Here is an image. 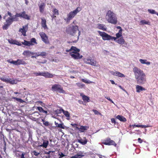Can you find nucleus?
Returning <instances> with one entry per match:
<instances>
[{
    "instance_id": "obj_48",
    "label": "nucleus",
    "mask_w": 158,
    "mask_h": 158,
    "mask_svg": "<svg viewBox=\"0 0 158 158\" xmlns=\"http://www.w3.org/2000/svg\"><path fill=\"white\" fill-rule=\"evenodd\" d=\"M58 127L60 128L63 129H64L65 128V127L63 123L59 124V125L58 126Z\"/></svg>"
},
{
    "instance_id": "obj_21",
    "label": "nucleus",
    "mask_w": 158,
    "mask_h": 158,
    "mask_svg": "<svg viewBox=\"0 0 158 158\" xmlns=\"http://www.w3.org/2000/svg\"><path fill=\"white\" fill-rule=\"evenodd\" d=\"M80 96L82 97V99L85 102H89L90 101L89 97L83 95L82 93H81Z\"/></svg>"
},
{
    "instance_id": "obj_4",
    "label": "nucleus",
    "mask_w": 158,
    "mask_h": 158,
    "mask_svg": "<svg viewBox=\"0 0 158 158\" xmlns=\"http://www.w3.org/2000/svg\"><path fill=\"white\" fill-rule=\"evenodd\" d=\"M9 42L13 44H16L18 45H21L22 44L26 46H30L31 45H34L35 44H37L36 42V40H31L30 41H26V40H24V42H22L21 43L18 41L17 40H8Z\"/></svg>"
},
{
    "instance_id": "obj_30",
    "label": "nucleus",
    "mask_w": 158,
    "mask_h": 158,
    "mask_svg": "<svg viewBox=\"0 0 158 158\" xmlns=\"http://www.w3.org/2000/svg\"><path fill=\"white\" fill-rule=\"evenodd\" d=\"M117 43L121 44L123 46L126 47L127 45V43L124 40H114Z\"/></svg>"
},
{
    "instance_id": "obj_52",
    "label": "nucleus",
    "mask_w": 158,
    "mask_h": 158,
    "mask_svg": "<svg viewBox=\"0 0 158 158\" xmlns=\"http://www.w3.org/2000/svg\"><path fill=\"white\" fill-rule=\"evenodd\" d=\"M111 122L112 123H114V124H116V122L114 118H112L111 119Z\"/></svg>"
},
{
    "instance_id": "obj_37",
    "label": "nucleus",
    "mask_w": 158,
    "mask_h": 158,
    "mask_svg": "<svg viewBox=\"0 0 158 158\" xmlns=\"http://www.w3.org/2000/svg\"><path fill=\"white\" fill-rule=\"evenodd\" d=\"M17 62H18V65L20 64H26V62L23 60L18 59Z\"/></svg>"
},
{
    "instance_id": "obj_24",
    "label": "nucleus",
    "mask_w": 158,
    "mask_h": 158,
    "mask_svg": "<svg viewBox=\"0 0 158 158\" xmlns=\"http://www.w3.org/2000/svg\"><path fill=\"white\" fill-rule=\"evenodd\" d=\"M45 6V4L44 3H41L39 6L40 11L41 13H42L43 12Z\"/></svg>"
},
{
    "instance_id": "obj_36",
    "label": "nucleus",
    "mask_w": 158,
    "mask_h": 158,
    "mask_svg": "<svg viewBox=\"0 0 158 158\" xmlns=\"http://www.w3.org/2000/svg\"><path fill=\"white\" fill-rule=\"evenodd\" d=\"M80 51L79 49L77 48L76 47L72 46L69 50H66V52H68L71 51Z\"/></svg>"
},
{
    "instance_id": "obj_14",
    "label": "nucleus",
    "mask_w": 158,
    "mask_h": 158,
    "mask_svg": "<svg viewBox=\"0 0 158 158\" xmlns=\"http://www.w3.org/2000/svg\"><path fill=\"white\" fill-rule=\"evenodd\" d=\"M0 79L6 83H8L11 84H16L17 83V81L16 80H12L11 79H8L3 77L1 78Z\"/></svg>"
},
{
    "instance_id": "obj_55",
    "label": "nucleus",
    "mask_w": 158,
    "mask_h": 158,
    "mask_svg": "<svg viewBox=\"0 0 158 158\" xmlns=\"http://www.w3.org/2000/svg\"><path fill=\"white\" fill-rule=\"evenodd\" d=\"M138 140V142L140 143H141L143 142V140L141 139L140 138H139Z\"/></svg>"
},
{
    "instance_id": "obj_43",
    "label": "nucleus",
    "mask_w": 158,
    "mask_h": 158,
    "mask_svg": "<svg viewBox=\"0 0 158 158\" xmlns=\"http://www.w3.org/2000/svg\"><path fill=\"white\" fill-rule=\"evenodd\" d=\"M40 52L33 53V55L31 56V58H36V57L39 56Z\"/></svg>"
},
{
    "instance_id": "obj_62",
    "label": "nucleus",
    "mask_w": 158,
    "mask_h": 158,
    "mask_svg": "<svg viewBox=\"0 0 158 158\" xmlns=\"http://www.w3.org/2000/svg\"><path fill=\"white\" fill-rule=\"evenodd\" d=\"M55 125H56V127H58V125H59V124H58V123H56V122H55Z\"/></svg>"
},
{
    "instance_id": "obj_2",
    "label": "nucleus",
    "mask_w": 158,
    "mask_h": 158,
    "mask_svg": "<svg viewBox=\"0 0 158 158\" xmlns=\"http://www.w3.org/2000/svg\"><path fill=\"white\" fill-rule=\"evenodd\" d=\"M106 19L109 23L114 25L116 24L118 22L116 15L111 10H108L106 13Z\"/></svg>"
},
{
    "instance_id": "obj_29",
    "label": "nucleus",
    "mask_w": 158,
    "mask_h": 158,
    "mask_svg": "<svg viewBox=\"0 0 158 158\" xmlns=\"http://www.w3.org/2000/svg\"><path fill=\"white\" fill-rule=\"evenodd\" d=\"M84 138L85 139H78L77 142L83 145H85L87 143L88 141L86 139V138L84 137Z\"/></svg>"
},
{
    "instance_id": "obj_40",
    "label": "nucleus",
    "mask_w": 158,
    "mask_h": 158,
    "mask_svg": "<svg viewBox=\"0 0 158 158\" xmlns=\"http://www.w3.org/2000/svg\"><path fill=\"white\" fill-rule=\"evenodd\" d=\"M148 11L151 14H155L156 15L158 13L156 12L153 9H148Z\"/></svg>"
},
{
    "instance_id": "obj_1",
    "label": "nucleus",
    "mask_w": 158,
    "mask_h": 158,
    "mask_svg": "<svg viewBox=\"0 0 158 158\" xmlns=\"http://www.w3.org/2000/svg\"><path fill=\"white\" fill-rule=\"evenodd\" d=\"M137 83L139 85L144 84L146 82V77L143 71L137 67H135L133 69Z\"/></svg>"
},
{
    "instance_id": "obj_64",
    "label": "nucleus",
    "mask_w": 158,
    "mask_h": 158,
    "mask_svg": "<svg viewBox=\"0 0 158 158\" xmlns=\"http://www.w3.org/2000/svg\"><path fill=\"white\" fill-rule=\"evenodd\" d=\"M76 22V21L75 20H74L73 21L72 23V24H75Z\"/></svg>"
},
{
    "instance_id": "obj_58",
    "label": "nucleus",
    "mask_w": 158,
    "mask_h": 158,
    "mask_svg": "<svg viewBox=\"0 0 158 158\" xmlns=\"http://www.w3.org/2000/svg\"><path fill=\"white\" fill-rule=\"evenodd\" d=\"M24 155H25V154L23 153L21 156V158H24Z\"/></svg>"
},
{
    "instance_id": "obj_61",
    "label": "nucleus",
    "mask_w": 158,
    "mask_h": 158,
    "mask_svg": "<svg viewBox=\"0 0 158 158\" xmlns=\"http://www.w3.org/2000/svg\"><path fill=\"white\" fill-rule=\"evenodd\" d=\"M44 42H45V43H49V41L48 40H43Z\"/></svg>"
},
{
    "instance_id": "obj_20",
    "label": "nucleus",
    "mask_w": 158,
    "mask_h": 158,
    "mask_svg": "<svg viewBox=\"0 0 158 158\" xmlns=\"http://www.w3.org/2000/svg\"><path fill=\"white\" fill-rule=\"evenodd\" d=\"M129 127H133L134 128L135 127H142V128H147L150 127L151 126L148 125H130Z\"/></svg>"
},
{
    "instance_id": "obj_51",
    "label": "nucleus",
    "mask_w": 158,
    "mask_h": 158,
    "mask_svg": "<svg viewBox=\"0 0 158 158\" xmlns=\"http://www.w3.org/2000/svg\"><path fill=\"white\" fill-rule=\"evenodd\" d=\"M105 98L107 99V100L110 101L111 103L114 104V102L109 97L105 96Z\"/></svg>"
},
{
    "instance_id": "obj_7",
    "label": "nucleus",
    "mask_w": 158,
    "mask_h": 158,
    "mask_svg": "<svg viewBox=\"0 0 158 158\" xmlns=\"http://www.w3.org/2000/svg\"><path fill=\"white\" fill-rule=\"evenodd\" d=\"M52 90L53 92H58L60 93H65V91L63 90L61 85L59 84H54L52 87Z\"/></svg>"
},
{
    "instance_id": "obj_23",
    "label": "nucleus",
    "mask_w": 158,
    "mask_h": 158,
    "mask_svg": "<svg viewBox=\"0 0 158 158\" xmlns=\"http://www.w3.org/2000/svg\"><path fill=\"white\" fill-rule=\"evenodd\" d=\"M122 29H120L119 31L117 33H116V37H113L112 38V39H115V40H116L117 39H118L121 36H122Z\"/></svg>"
},
{
    "instance_id": "obj_39",
    "label": "nucleus",
    "mask_w": 158,
    "mask_h": 158,
    "mask_svg": "<svg viewBox=\"0 0 158 158\" xmlns=\"http://www.w3.org/2000/svg\"><path fill=\"white\" fill-rule=\"evenodd\" d=\"M81 81H82L87 84H90L92 83V82L90 81L89 80L85 79L84 78L81 79Z\"/></svg>"
},
{
    "instance_id": "obj_13",
    "label": "nucleus",
    "mask_w": 158,
    "mask_h": 158,
    "mask_svg": "<svg viewBox=\"0 0 158 158\" xmlns=\"http://www.w3.org/2000/svg\"><path fill=\"white\" fill-rule=\"evenodd\" d=\"M6 23L2 26L3 30H7L13 23L11 18L8 17L6 21Z\"/></svg>"
},
{
    "instance_id": "obj_42",
    "label": "nucleus",
    "mask_w": 158,
    "mask_h": 158,
    "mask_svg": "<svg viewBox=\"0 0 158 158\" xmlns=\"http://www.w3.org/2000/svg\"><path fill=\"white\" fill-rule=\"evenodd\" d=\"M8 62L11 64H12L15 65H18V62H17V60L16 61L8 60Z\"/></svg>"
},
{
    "instance_id": "obj_16",
    "label": "nucleus",
    "mask_w": 158,
    "mask_h": 158,
    "mask_svg": "<svg viewBox=\"0 0 158 158\" xmlns=\"http://www.w3.org/2000/svg\"><path fill=\"white\" fill-rule=\"evenodd\" d=\"M84 154L85 153L83 152L80 151L76 155L71 156V158H81L85 156Z\"/></svg>"
},
{
    "instance_id": "obj_35",
    "label": "nucleus",
    "mask_w": 158,
    "mask_h": 158,
    "mask_svg": "<svg viewBox=\"0 0 158 158\" xmlns=\"http://www.w3.org/2000/svg\"><path fill=\"white\" fill-rule=\"evenodd\" d=\"M53 15L51 17L52 18H54L56 17L55 15H59L58 10L56 8H55L52 11Z\"/></svg>"
},
{
    "instance_id": "obj_45",
    "label": "nucleus",
    "mask_w": 158,
    "mask_h": 158,
    "mask_svg": "<svg viewBox=\"0 0 158 158\" xmlns=\"http://www.w3.org/2000/svg\"><path fill=\"white\" fill-rule=\"evenodd\" d=\"M92 111H93V112L94 113V114H97V115H101V113H100V112H99L98 110H94V109H93Z\"/></svg>"
},
{
    "instance_id": "obj_41",
    "label": "nucleus",
    "mask_w": 158,
    "mask_h": 158,
    "mask_svg": "<svg viewBox=\"0 0 158 158\" xmlns=\"http://www.w3.org/2000/svg\"><path fill=\"white\" fill-rule=\"evenodd\" d=\"M12 98L15 100H16L19 102L20 103H23V102H24V101L21 99L18 98L16 97H13Z\"/></svg>"
},
{
    "instance_id": "obj_17",
    "label": "nucleus",
    "mask_w": 158,
    "mask_h": 158,
    "mask_svg": "<svg viewBox=\"0 0 158 158\" xmlns=\"http://www.w3.org/2000/svg\"><path fill=\"white\" fill-rule=\"evenodd\" d=\"M111 74L114 76H115L121 77H125V75L118 71H112L111 72Z\"/></svg>"
},
{
    "instance_id": "obj_11",
    "label": "nucleus",
    "mask_w": 158,
    "mask_h": 158,
    "mask_svg": "<svg viewBox=\"0 0 158 158\" xmlns=\"http://www.w3.org/2000/svg\"><path fill=\"white\" fill-rule=\"evenodd\" d=\"M102 143L104 144L108 145H114V146H116L117 144L115 143V142L111 139L109 138H107L106 139L104 140Z\"/></svg>"
},
{
    "instance_id": "obj_49",
    "label": "nucleus",
    "mask_w": 158,
    "mask_h": 158,
    "mask_svg": "<svg viewBox=\"0 0 158 158\" xmlns=\"http://www.w3.org/2000/svg\"><path fill=\"white\" fill-rule=\"evenodd\" d=\"M15 17L11 18L12 22H13L14 21H17L19 20V19L17 18L18 17H15Z\"/></svg>"
},
{
    "instance_id": "obj_63",
    "label": "nucleus",
    "mask_w": 158,
    "mask_h": 158,
    "mask_svg": "<svg viewBox=\"0 0 158 158\" xmlns=\"http://www.w3.org/2000/svg\"><path fill=\"white\" fill-rule=\"evenodd\" d=\"M119 87L121 89H123V90L124 91H126V90L124 89L123 87H122V86H121L120 85H119Z\"/></svg>"
},
{
    "instance_id": "obj_53",
    "label": "nucleus",
    "mask_w": 158,
    "mask_h": 158,
    "mask_svg": "<svg viewBox=\"0 0 158 158\" xmlns=\"http://www.w3.org/2000/svg\"><path fill=\"white\" fill-rule=\"evenodd\" d=\"M38 102L39 103H40L42 106H45V104L44 103H43L42 101H39Z\"/></svg>"
},
{
    "instance_id": "obj_59",
    "label": "nucleus",
    "mask_w": 158,
    "mask_h": 158,
    "mask_svg": "<svg viewBox=\"0 0 158 158\" xmlns=\"http://www.w3.org/2000/svg\"><path fill=\"white\" fill-rule=\"evenodd\" d=\"M7 14H8V15L9 16H10V17H11V16H12V14H11V13L10 12L8 11V12H7Z\"/></svg>"
},
{
    "instance_id": "obj_26",
    "label": "nucleus",
    "mask_w": 158,
    "mask_h": 158,
    "mask_svg": "<svg viewBox=\"0 0 158 158\" xmlns=\"http://www.w3.org/2000/svg\"><path fill=\"white\" fill-rule=\"evenodd\" d=\"M33 52H31L30 51H24L23 54V55L26 56H30L31 55H33Z\"/></svg>"
},
{
    "instance_id": "obj_38",
    "label": "nucleus",
    "mask_w": 158,
    "mask_h": 158,
    "mask_svg": "<svg viewBox=\"0 0 158 158\" xmlns=\"http://www.w3.org/2000/svg\"><path fill=\"white\" fill-rule=\"evenodd\" d=\"M140 23L141 25L149 24L150 22L149 21H146L145 20H143L140 21Z\"/></svg>"
},
{
    "instance_id": "obj_19",
    "label": "nucleus",
    "mask_w": 158,
    "mask_h": 158,
    "mask_svg": "<svg viewBox=\"0 0 158 158\" xmlns=\"http://www.w3.org/2000/svg\"><path fill=\"white\" fill-rule=\"evenodd\" d=\"M76 129H78L81 132H84L85 131L87 130L88 129L89 127L88 126H81L79 128L77 127H76Z\"/></svg>"
},
{
    "instance_id": "obj_22",
    "label": "nucleus",
    "mask_w": 158,
    "mask_h": 158,
    "mask_svg": "<svg viewBox=\"0 0 158 158\" xmlns=\"http://www.w3.org/2000/svg\"><path fill=\"white\" fill-rule=\"evenodd\" d=\"M136 91L137 92L139 93L141 91L145 90L146 89L142 86L137 85L136 87Z\"/></svg>"
},
{
    "instance_id": "obj_31",
    "label": "nucleus",
    "mask_w": 158,
    "mask_h": 158,
    "mask_svg": "<svg viewBox=\"0 0 158 158\" xmlns=\"http://www.w3.org/2000/svg\"><path fill=\"white\" fill-rule=\"evenodd\" d=\"M61 110L65 117L68 118L67 119L69 120L70 119V114L69 112L67 111H65L63 109H62Z\"/></svg>"
},
{
    "instance_id": "obj_56",
    "label": "nucleus",
    "mask_w": 158,
    "mask_h": 158,
    "mask_svg": "<svg viewBox=\"0 0 158 158\" xmlns=\"http://www.w3.org/2000/svg\"><path fill=\"white\" fill-rule=\"evenodd\" d=\"M110 81L111 82V83L112 84H115L116 85L117 84H115L114 81L113 80H110Z\"/></svg>"
},
{
    "instance_id": "obj_33",
    "label": "nucleus",
    "mask_w": 158,
    "mask_h": 158,
    "mask_svg": "<svg viewBox=\"0 0 158 158\" xmlns=\"http://www.w3.org/2000/svg\"><path fill=\"white\" fill-rule=\"evenodd\" d=\"M139 61L142 64H146L148 65H150L151 64L150 62L147 61V60H146L140 59H139Z\"/></svg>"
},
{
    "instance_id": "obj_50",
    "label": "nucleus",
    "mask_w": 158,
    "mask_h": 158,
    "mask_svg": "<svg viewBox=\"0 0 158 158\" xmlns=\"http://www.w3.org/2000/svg\"><path fill=\"white\" fill-rule=\"evenodd\" d=\"M33 154L35 156H38L40 154L39 152H37L35 151H34L32 152Z\"/></svg>"
},
{
    "instance_id": "obj_60",
    "label": "nucleus",
    "mask_w": 158,
    "mask_h": 158,
    "mask_svg": "<svg viewBox=\"0 0 158 158\" xmlns=\"http://www.w3.org/2000/svg\"><path fill=\"white\" fill-rule=\"evenodd\" d=\"M78 102L80 104H83V102L81 100H79Z\"/></svg>"
},
{
    "instance_id": "obj_10",
    "label": "nucleus",
    "mask_w": 158,
    "mask_h": 158,
    "mask_svg": "<svg viewBox=\"0 0 158 158\" xmlns=\"http://www.w3.org/2000/svg\"><path fill=\"white\" fill-rule=\"evenodd\" d=\"M15 17L22 18L27 20H29L31 18L30 16H29L26 14V12L25 11H23L19 13H17L15 15Z\"/></svg>"
},
{
    "instance_id": "obj_54",
    "label": "nucleus",
    "mask_w": 158,
    "mask_h": 158,
    "mask_svg": "<svg viewBox=\"0 0 158 158\" xmlns=\"http://www.w3.org/2000/svg\"><path fill=\"white\" fill-rule=\"evenodd\" d=\"M59 158H61L64 156H65L64 154L62 153H61L60 154Z\"/></svg>"
},
{
    "instance_id": "obj_57",
    "label": "nucleus",
    "mask_w": 158,
    "mask_h": 158,
    "mask_svg": "<svg viewBox=\"0 0 158 158\" xmlns=\"http://www.w3.org/2000/svg\"><path fill=\"white\" fill-rule=\"evenodd\" d=\"M72 127H75L76 126H77V124H73V123H71V124Z\"/></svg>"
},
{
    "instance_id": "obj_32",
    "label": "nucleus",
    "mask_w": 158,
    "mask_h": 158,
    "mask_svg": "<svg viewBox=\"0 0 158 158\" xmlns=\"http://www.w3.org/2000/svg\"><path fill=\"white\" fill-rule=\"evenodd\" d=\"M40 35L42 40H48V37L46 34L44 32H41L40 33Z\"/></svg>"
},
{
    "instance_id": "obj_44",
    "label": "nucleus",
    "mask_w": 158,
    "mask_h": 158,
    "mask_svg": "<svg viewBox=\"0 0 158 158\" xmlns=\"http://www.w3.org/2000/svg\"><path fill=\"white\" fill-rule=\"evenodd\" d=\"M76 85L79 87L82 88L83 87H84L85 86V85L84 84H83L81 83H77L76 84Z\"/></svg>"
},
{
    "instance_id": "obj_15",
    "label": "nucleus",
    "mask_w": 158,
    "mask_h": 158,
    "mask_svg": "<svg viewBox=\"0 0 158 158\" xmlns=\"http://www.w3.org/2000/svg\"><path fill=\"white\" fill-rule=\"evenodd\" d=\"M28 29V26L27 25L23 26L22 28H20L19 31H21L22 34L24 36L26 35V32Z\"/></svg>"
},
{
    "instance_id": "obj_18",
    "label": "nucleus",
    "mask_w": 158,
    "mask_h": 158,
    "mask_svg": "<svg viewBox=\"0 0 158 158\" xmlns=\"http://www.w3.org/2000/svg\"><path fill=\"white\" fill-rule=\"evenodd\" d=\"M41 25L44 29H48L46 25V21L45 18H41Z\"/></svg>"
},
{
    "instance_id": "obj_5",
    "label": "nucleus",
    "mask_w": 158,
    "mask_h": 158,
    "mask_svg": "<svg viewBox=\"0 0 158 158\" xmlns=\"http://www.w3.org/2000/svg\"><path fill=\"white\" fill-rule=\"evenodd\" d=\"M81 10V7H77L75 10L70 12L67 15V18L65 19L68 22L72 19Z\"/></svg>"
},
{
    "instance_id": "obj_27",
    "label": "nucleus",
    "mask_w": 158,
    "mask_h": 158,
    "mask_svg": "<svg viewBox=\"0 0 158 158\" xmlns=\"http://www.w3.org/2000/svg\"><path fill=\"white\" fill-rule=\"evenodd\" d=\"M98 29L102 30L104 31H106V27L105 25L103 24H98Z\"/></svg>"
},
{
    "instance_id": "obj_6",
    "label": "nucleus",
    "mask_w": 158,
    "mask_h": 158,
    "mask_svg": "<svg viewBox=\"0 0 158 158\" xmlns=\"http://www.w3.org/2000/svg\"><path fill=\"white\" fill-rule=\"evenodd\" d=\"M33 74H34L36 76H43L46 78H52L55 75L54 74H51L48 72H44L41 73L40 72H34Z\"/></svg>"
},
{
    "instance_id": "obj_28",
    "label": "nucleus",
    "mask_w": 158,
    "mask_h": 158,
    "mask_svg": "<svg viewBox=\"0 0 158 158\" xmlns=\"http://www.w3.org/2000/svg\"><path fill=\"white\" fill-rule=\"evenodd\" d=\"M48 143L49 142L48 140H44L43 143L39 146L45 148H46L48 144Z\"/></svg>"
},
{
    "instance_id": "obj_46",
    "label": "nucleus",
    "mask_w": 158,
    "mask_h": 158,
    "mask_svg": "<svg viewBox=\"0 0 158 158\" xmlns=\"http://www.w3.org/2000/svg\"><path fill=\"white\" fill-rule=\"evenodd\" d=\"M42 121L43 122V124L46 126H48L49 125V122L48 121H45L44 120L42 119Z\"/></svg>"
},
{
    "instance_id": "obj_47",
    "label": "nucleus",
    "mask_w": 158,
    "mask_h": 158,
    "mask_svg": "<svg viewBox=\"0 0 158 158\" xmlns=\"http://www.w3.org/2000/svg\"><path fill=\"white\" fill-rule=\"evenodd\" d=\"M39 56H45L46 55V53L45 52H40V54H39Z\"/></svg>"
},
{
    "instance_id": "obj_12",
    "label": "nucleus",
    "mask_w": 158,
    "mask_h": 158,
    "mask_svg": "<svg viewBox=\"0 0 158 158\" xmlns=\"http://www.w3.org/2000/svg\"><path fill=\"white\" fill-rule=\"evenodd\" d=\"M98 32L99 35L101 36L103 40H115L112 39V36H111L104 32H101L100 31H98Z\"/></svg>"
},
{
    "instance_id": "obj_8",
    "label": "nucleus",
    "mask_w": 158,
    "mask_h": 158,
    "mask_svg": "<svg viewBox=\"0 0 158 158\" xmlns=\"http://www.w3.org/2000/svg\"><path fill=\"white\" fill-rule=\"evenodd\" d=\"M80 51H73L69 53L70 55L72 58L74 59H80L82 58L83 56L80 55L79 52Z\"/></svg>"
},
{
    "instance_id": "obj_3",
    "label": "nucleus",
    "mask_w": 158,
    "mask_h": 158,
    "mask_svg": "<svg viewBox=\"0 0 158 158\" xmlns=\"http://www.w3.org/2000/svg\"><path fill=\"white\" fill-rule=\"evenodd\" d=\"M77 31H78L79 36L80 35L81 31L79 30L78 26L73 25L72 24L67 27L66 29V31L67 33L72 35H74Z\"/></svg>"
},
{
    "instance_id": "obj_9",
    "label": "nucleus",
    "mask_w": 158,
    "mask_h": 158,
    "mask_svg": "<svg viewBox=\"0 0 158 158\" xmlns=\"http://www.w3.org/2000/svg\"><path fill=\"white\" fill-rule=\"evenodd\" d=\"M84 62L86 64H88L95 66H97V63L96 61L91 59L90 58H87L84 59Z\"/></svg>"
},
{
    "instance_id": "obj_34",
    "label": "nucleus",
    "mask_w": 158,
    "mask_h": 158,
    "mask_svg": "<svg viewBox=\"0 0 158 158\" xmlns=\"http://www.w3.org/2000/svg\"><path fill=\"white\" fill-rule=\"evenodd\" d=\"M37 109L40 112L45 113L47 114L48 111L46 110H44L41 107L38 106L37 107Z\"/></svg>"
},
{
    "instance_id": "obj_25",
    "label": "nucleus",
    "mask_w": 158,
    "mask_h": 158,
    "mask_svg": "<svg viewBox=\"0 0 158 158\" xmlns=\"http://www.w3.org/2000/svg\"><path fill=\"white\" fill-rule=\"evenodd\" d=\"M116 118L121 122H125L127 121L126 118L122 115H118L116 117Z\"/></svg>"
}]
</instances>
